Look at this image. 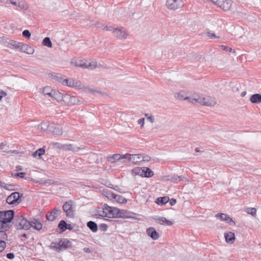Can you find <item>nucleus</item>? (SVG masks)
Segmentation results:
<instances>
[{"label":"nucleus","instance_id":"21","mask_svg":"<svg viewBox=\"0 0 261 261\" xmlns=\"http://www.w3.org/2000/svg\"><path fill=\"white\" fill-rule=\"evenodd\" d=\"M63 93L60 92L59 91L54 90L52 92L51 97L56 99L57 101H62L63 98Z\"/></svg>","mask_w":261,"mask_h":261},{"label":"nucleus","instance_id":"26","mask_svg":"<svg viewBox=\"0 0 261 261\" xmlns=\"http://www.w3.org/2000/svg\"><path fill=\"white\" fill-rule=\"evenodd\" d=\"M49 77L56 80L58 82L60 83H62V81L63 80V76L60 73H50L48 74Z\"/></svg>","mask_w":261,"mask_h":261},{"label":"nucleus","instance_id":"35","mask_svg":"<svg viewBox=\"0 0 261 261\" xmlns=\"http://www.w3.org/2000/svg\"><path fill=\"white\" fill-rule=\"evenodd\" d=\"M42 44L48 47H51L53 46L50 39L48 37H46L43 39L42 42Z\"/></svg>","mask_w":261,"mask_h":261},{"label":"nucleus","instance_id":"60","mask_svg":"<svg viewBox=\"0 0 261 261\" xmlns=\"http://www.w3.org/2000/svg\"><path fill=\"white\" fill-rule=\"evenodd\" d=\"M7 95L6 92L0 89V100L2 99L3 97H5Z\"/></svg>","mask_w":261,"mask_h":261},{"label":"nucleus","instance_id":"36","mask_svg":"<svg viewBox=\"0 0 261 261\" xmlns=\"http://www.w3.org/2000/svg\"><path fill=\"white\" fill-rule=\"evenodd\" d=\"M49 248L55 250L58 252H60L61 251V249L59 248V242H53L51 243L50 246H49Z\"/></svg>","mask_w":261,"mask_h":261},{"label":"nucleus","instance_id":"33","mask_svg":"<svg viewBox=\"0 0 261 261\" xmlns=\"http://www.w3.org/2000/svg\"><path fill=\"white\" fill-rule=\"evenodd\" d=\"M114 199L119 203H126L127 199L121 195L115 194Z\"/></svg>","mask_w":261,"mask_h":261},{"label":"nucleus","instance_id":"31","mask_svg":"<svg viewBox=\"0 0 261 261\" xmlns=\"http://www.w3.org/2000/svg\"><path fill=\"white\" fill-rule=\"evenodd\" d=\"M85 147L82 145L81 147H73L72 144L66 145L65 150H71L73 151H79L80 150L84 149Z\"/></svg>","mask_w":261,"mask_h":261},{"label":"nucleus","instance_id":"32","mask_svg":"<svg viewBox=\"0 0 261 261\" xmlns=\"http://www.w3.org/2000/svg\"><path fill=\"white\" fill-rule=\"evenodd\" d=\"M103 195L108 199L112 200L114 199L115 194L108 189L103 190Z\"/></svg>","mask_w":261,"mask_h":261},{"label":"nucleus","instance_id":"38","mask_svg":"<svg viewBox=\"0 0 261 261\" xmlns=\"http://www.w3.org/2000/svg\"><path fill=\"white\" fill-rule=\"evenodd\" d=\"M175 97L180 100H183L185 99H188L189 97H185L184 95V92L180 91L179 93H176L175 94Z\"/></svg>","mask_w":261,"mask_h":261},{"label":"nucleus","instance_id":"17","mask_svg":"<svg viewBox=\"0 0 261 261\" xmlns=\"http://www.w3.org/2000/svg\"><path fill=\"white\" fill-rule=\"evenodd\" d=\"M49 131L51 132L54 135H60L62 134V130L60 125L54 124L50 125Z\"/></svg>","mask_w":261,"mask_h":261},{"label":"nucleus","instance_id":"62","mask_svg":"<svg viewBox=\"0 0 261 261\" xmlns=\"http://www.w3.org/2000/svg\"><path fill=\"white\" fill-rule=\"evenodd\" d=\"M207 33H208V37H210L211 38H212L213 37L220 38V37L219 36H218V37L216 36L214 33L208 32Z\"/></svg>","mask_w":261,"mask_h":261},{"label":"nucleus","instance_id":"64","mask_svg":"<svg viewBox=\"0 0 261 261\" xmlns=\"http://www.w3.org/2000/svg\"><path fill=\"white\" fill-rule=\"evenodd\" d=\"M144 120H145L144 118H140L138 121V123L141 124L142 126L144 124Z\"/></svg>","mask_w":261,"mask_h":261},{"label":"nucleus","instance_id":"8","mask_svg":"<svg viewBox=\"0 0 261 261\" xmlns=\"http://www.w3.org/2000/svg\"><path fill=\"white\" fill-rule=\"evenodd\" d=\"M232 1L231 0H216L214 5L220 7L224 11L229 10L231 7Z\"/></svg>","mask_w":261,"mask_h":261},{"label":"nucleus","instance_id":"51","mask_svg":"<svg viewBox=\"0 0 261 261\" xmlns=\"http://www.w3.org/2000/svg\"><path fill=\"white\" fill-rule=\"evenodd\" d=\"M6 247V242L2 240H0V253L2 252Z\"/></svg>","mask_w":261,"mask_h":261},{"label":"nucleus","instance_id":"41","mask_svg":"<svg viewBox=\"0 0 261 261\" xmlns=\"http://www.w3.org/2000/svg\"><path fill=\"white\" fill-rule=\"evenodd\" d=\"M142 171H143V167L142 168L136 167V168H134L132 170V172L134 175H139L141 176Z\"/></svg>","mask_w":261,"mask_h":261},{"label":"nucleus","instance_id":"61","mask_svg":"<svg viewBox=\"0 0 261 261\" xmlns=\"http://www.w3.org/2000/svg\"><path fill=\"white\" fill-rule=\"evenodd\" d=\"M68 81H69V79H63V80L62 81V83L61 84L62 85H63L68 86Z\"/></svg>","mask_w":261,"mask_h":261},{"label":"nucleus","instance_id":"13","mask_svg":"<svg viewBox=\"0 0 261 261\" xmlns=\"http://www.w3.org/2000/svg\"><path fill=\"white\" fill-rule=\"evenodd\" d=\"M152 218L161 225L171 226L173 224L172 221L167 220L166 218L163 217L154 216L152 217Z\"/></svg>","mask_w":261,"mask_h":261},{"label":"nucleus","instance_id":"50","mask_svg":"<svg viewBox=\"0 0 261 261\" xmlns=\"http://www.w3.org/2000/svg\"><path fill=\"white\" fill-rule=\"evenodd\" d=\"M188 100L190 102H192L195 105L199 103V101H200L199 97L195 98H192V97H189V98Z\"/></svg>","mask_w":261,"mask_h":261},{"label":"nucleus","instance_id":"15","mask_svg":"<svg viewBox=\"0 0 261 261\" xmlns=\"http://www.w3.org/2000/svg\"><path fill=\"white\" fill-rule=\"evenodd\" d=\"M113 33L114 34V35L115 36H116L117 38L120 39H124L126 38L127 37V34L125 33V31L123 30V28H115V30H114Z\"/></svg>","mask_w":261,"mask_h":261},{"label":"nucleus","instance_id":"23","mask_svg":"<svg viewBox=\"0 0 261 261\" xmlns=\"http://www.w3.org/2000/svg\"><path fill=\"white\" fill-rule=\"evenodd\" d=\"M169 201V197L168 196L160 197L156 199L155 202L159 205H163Z\"/></svg>","mask_w":261,"mask_h":261},{"label":"nucleus","instance_id":"27","mask_svg":"<svg viewBox=\"0 0 261 261\" xmlns=\"http://www.w3.org/2000/svg\"><path fill=\"white\" fill-rule=\"evenodd\" d=\"M199 103L206 106H211L215 104L214 102L213 103L212 101H210L208 97H199Z\"/></svg>","mask_w":261,"mask_h":261},{"label":"nucleus","instance_id":"24","mask_svg":"<svg viewBox=\"0 0 261 261\" xmlns=\"http://www.w3.org/2000/svg\"><path fill=\"white\" fill-rule=\"evenodd\" d=\"M87 226L93 232H96L98 231L97 224L93 221H89L87 223Z\"/></svg>","mask_w":261,"mask_h":261},{"label":"nucleus","instance_id":"58","mask_svg":"<svg viewBox=\"0 0 261 261\" xmlns=\"http://www.w3.org/2000/svg\"><path fill=\"white\" fill-rule=\"evenodd\" d=\"M6 257L10 259H13L15 257V255L12 252L8 253L6 254Z\"/></svg>","mask_w":261,"mask_h":261},{"label":"nucleus","instance_id":"43","mask_svg":"<svg viewBox=\"0 0 261 261\" xmlns=\"http://www.w3.org/2000/svg\"><path fill=\"white\" fill-rule=\"evenodd\" d=\"M40 129L43 131L49 130L50 125L48 124L47 122H42L40 124Z\"/></svg>","mask_w":261,"mask_h":261},{"label":"nucleus","instance_id":"18","mask_svg":"<svg viewBox=\"0 0 261 261\" xmlns=\"http://www.w3.org/2000/svg\"><path fill=\"white\" fill-rule=\"evenodd\" d=\"M224 237L225 241L227 243L232 244L235 241V234L232 232L229 231L225 233Z\"/></svg>","mask_w":261,"mask_h":261},{"label":"nucleus","instance_id":"11","mask_svg":"<svg viewBox=\"0 0 261 261\" xmlns=\"http://www.w3.org/2000/svg\"><path fill=\"white\" fill-rule=\"evenodd\" d=\"M59 246L61 251L62 250H67L71 248L72 243L67 239L62 238L59 240Z\"/></svg>","mask_w":261,"mask_h":261},{"label":"nucleus","instance_id":"25","mask_svg":"<svg viewBox=\"0 0 261 261\" xmlns=\"http://www.w3.org/2000/svg\"><path fill=\"white\" fill-rule=\"evenodd\" d=\"M252 103H259L261 102V94L256 93L251 95L250 98Z\"/></svg>","mask_w":261,"mask_h":261},{"label":"nucleus","instance_id":"54","mask_svg":"<svg viewBox=\"0 0 261 261\" xmlns=\"http://www.w3.org/2000/svg\"><path fill=\"white\" fill-rule=\"evenodd\" d=\"M220 47L223 50H225V51H227V52H231L232 51V50L231 47H230L229 46H225V45H221Z\"/></svg>","mask_w":261,"mask_h":261},{"label":"nucleus","instance_id":"4","mask_svg":"<svg viewBox=\"0 0 261 261\" xmlns=\"http://www.w3.org/2000/svg\"><path fill=\"white\" fill-rule=\"evenodd\" d=\"M23 197V194L18 192H14L11 193L6 199L7 202L9 204H14L15 203H19Z\"/></svg>","mask_w":261,"mask_h":261},{"label":"nucleus","instance_id":"3","mask_svg":"<svg viewBox=\"0 0 261 261\" xmlns=\"http://www.w3.org/2000/svg\"><path fill=\"white\" fill-rule=\"evenodd\" d=\"M62 101L67 106L81 105L83 101L79 99V97L71 95L68 94H64Z\"/></svg>","mask_w":261,"mask_h":261},{"label":"nucleus","instance_id":"7","mask_svg":"<svg viewBox=\"0 0 261 261\" xmlns=\"http://www.w3.org/2000/svg\"><path fill=\"white\" fill-rule=\"evenodd\" d=\"M102 215L108 218H114L115 210L117 207L110 206L107 204H104L102 206Z\"/></svg>","mask_w":261,"mask_h":261},{"label":"nucleus","instance_id":"10","mask_svg":"<svg viewBox=\"0 0 261 261\" xmlns=\"http://www.w3.org/2000/svg\"><path fill=\"white\" fill-rule=\"evenodd\" d=\"M216 217L222 221H225L230 225H235L236 222L227 214L224 213H218Z\"/></svg>","mask_w":261,"mask_h":261},{"label":"nucleus","instance_id":"40","mask_svg":"<svg viewBox=\"0 0 261 261\" xmlns=\"http://www.w3.org/2000/svg\"><path fill=\"white\" fill-rule=\"evenodd\" d=\"M54 90L51 89V87H45L43 90V93L44 95H48L49 96L51 97L52 92H53Z\"/></svg>","mask_w":261,"mask_h":261},{"label":"nucleus","instance_id":"22","mask_svg":"<svg viewBox=\"0 0 261 261\" xmlns=\"http://www.w3.org/2000/svg\"><path fill=\"white\" fill-rule=\"evenodd\" d=\"M68 86L71 88H80L81 87V82L80 81L69 79Z\"/></svg>","mask_w":261,"mask_h":261},{"label":"nucleus","instance_id":"2","mask_svg":"<svg viewBox=\"0 0 261 261\" xmlns=\"http://www.w3.org/2000/svg\"><path fill=\"white\" fill-rule=\"evenodd\" d=\"M12 224L14 225L15 228L17 230L24 229L28 230L32 226V222L28 221L22 215L20 214L15 215Z\"/></svg>","mask_w":261,"mask_h":261},{"label":"nucleus","instance_id":"53","mask_svg":"<svg viewBox=\"0 0 261 261\" xmlns=\"http://www.w3.org/2000/svg\"><path fill=\"white\" fill-rule=\"evenodd\" d=\"M26 174V173L24 172H18L14 174V176L15 177H18L21 178H25V175Z\"/></svg>","mask_w":261,"mask_h":261},{"label":"nucleus","instance_id":"30","mask_svg":"<svg viewBox=\"0 0 261 261\" xmlns=\"http://www.w3.org/2000/svg\"><path fill=\"white\" fill-rule=\"evenodd\" d=\"M124 216L123 218H133L135 219H139L137 216L138 215L136 213L124 210Z\"/></svg>","mask_w":261,"mask_h":261},{"label":"nucleus","instance_id":"45","mask_svg":"<svg viewBox=\"0 0 261 261\" xmlns=\"http://www.w3.org/2000/svg\"><path fill=\"white\" fill-rule=\"evenodd\" d=\"M56 184H57V181H55L54 180L50 179H46L44 180H43L42 185H56Z\"/></svg>","mask_w":261,"mask_h":261},{"label":"nucleus","instance_id":"48","mask_svg":"<svg viewBox=\"0 0 261 261\" xmlns=\"http://www.w3.org/2000/svg\"><path fill=\"white\" fill-rule=\"evenodd\" d=\"M22 36L28 39L30 38L31 34L30 32L28 30H24L22 33Z\"/></svg>","mask_w":261,"mask_h":261},{"label":"nucleus","instance_id":"42","mask_svg":"<svg viewBox=\"0 0 261 261\" xmlns=\"http://www.w3.org/2000/svg\"><path fill=\"white\" fill-rule=\"evenodd\" d=\"M109 188L112 189L116 191H117L120 193H124L125 192L122 191L118 186H114L111 184L109 185V186H108Z\"/></svg>","mask_w":261,"mask_h":261},{"label":"nucleus","instance_id":"1","mask_svg":"<svg viewBox=\"0 0 261 261\" xmlns=\"http://www.w3.org/2000/svg\"><path fill=\"white\" fill-rule=\"evenodd\" d=\"M15 216L13 210L0 211V232H4L2 237L3 239L7 238L8 236L5 232L12 227Z\"/></svg>","mask_w":261,"mask_h":261},{"label":"nucleus","instance_id":"6","mask_svg":"<svg viewBox=\"0 0 261 261\" xmlns=\"http://www.w3.org/2000/svg\"><path fill=\"white\" fill-rule=\"evenodd\" d=\"M184 5L182 0H167L166 2L167 7L172 10L181 8Z\"/></svg>","mask_w":261,"mask_h":261},{"label":"nucleus","instance_id":"5","mask_svg":"<svg viewBox=\"0 0 261 261\" xmlns=\"http://www.w3.org/2000/svg\"><path fill=\"white\" fill-rule=\"evenodd\" d=\"M73 201L69 200L64 203L63 205V210L66 213V215L68 217L73 218L74 216V211L73 210Z\"/></svg>","mask_w":261,"mask_h":261},{"label":"nucleus","instance_id":"14","mask_svg":"<svg viewBox=\"0 0 261 261\" xmlns=\"http://www.w3.org/2000/svg\"><path fill=\"white\" fill-rule=\"evenodd\" d=\"M146 233L153 240H156L160 238L159 233L152 227H149L146 229Z\"/></svg>","mask_w":261,"mask_h":261},{"label":"nucleus","instance_id":"39","mask_svg":"<svg viewBox=\"0 0 261 261\" xmlns=\"http://www.w3.org/2000/svg\"><path fill=\"white\" fill-rule=\"evenodd\" d=\"M116 212L115 213L114 218H123L124 216V210H120L118 208H116L115 210Z\"/></svg>","mask_w":261,"mask_h":261},{"label":"nucleus","instance_id":"52","mask_svg":"<svg viewBox=\"0 0 261 261\" xmlns=\"http://www.w3.org/2000/svg\"><path fill=\"white\" fill-rule=\"evenodd\" d=\"M99 229L102 231H106L108 229V225L105 223H101L99 225Z\"/></svg>","mask_w":261,"mask_h":261},{"label":"nucleus","instance_id":"9","mask_svg":"<svg viewBox=\"0 0 261 261\" xmlns=\"http://www.w3.org/2000/svg\"><path fill=\"white\" fill-rule=\"evenodd\" d=\"M61 213V210L56 207L51 211L48 212L46 214V218L49 221H54Z\"/></svg>","mask_w":261,"mask_h":261},{"label":"nucleus","instance_id":"57","mask_svg":"<svg viewBox=\"0 0 261 261\" xmlns=\"http://www.w3.org/2000/svg\"><path fill=\"white\" fill-rule=\"evenodd\" d=\"M55 145H57V147L59 149H63V150H65V148H66V144H60L59 143H56L55 144Z\"/></svg>","mask_w":261,"mask_h":261},{"label":"nucleus","instance_id":"37","mask_svg":"<svg viewBox=\"0 0 261 261\" xmlns=\"http://www.w3.org/2000/svg\"><path fill=\"white\" fill-rule=\"evenodd\" d=\"M183 178V176L174 175L172 176L170 179H166V180H169L173 182L176 183L178 181L182 180Z\"/></svg>","mask_w":261,"mask_h":261},{"label":"nucleus","instance_id":"12","mask_svg":"<svg viewBox=\"0 0 261 261\" xmlns=\"http://www.w3.org/2000/svg\"><path fill=\"white\" fill-rule=\"evenodd\" d=\"M58 227L60 230V233L65 232L67 229L72 230L73 227L70 224H68L64 220H61L58 225Z\"/></svg>","mask_w":261,"mask_h":261},{"label":"nucleus","instance_id":"46","mask_svg":"<svg viewBox=\"0 0 261 261\" xmlns=\"http://www.w3.org/2000/svg\"><path fill=\"white\" fill-rule=\"evenodd\" d=\"M97 27L99 28L100 26H97ZM100 27L102 28V30L104 31H112L113 32L114 30H115V28H113L112 26H107V25H104V24H102Z\"/></svg>","mask_w":261,"mask_h":261},{"label":"nucleus","instance_id":"34","mask_svg":"<svg viewBox=\"0 0 261 261\" xmlns=\"http://www.w3.org/2000/svg\"><path fill=\"white\" fill-rule=\"evenodd\" d=\"M108 160L112 163L120 161V154H114L108 157Z\"/></svg>","mask_w":261,"mask_h":261},{"label":"nucleus","instance_id":"47","mask_svg":"<svg viewBox=\"0 0 261 261\" xmlns=\"http://www.w3.org/2000/svg\"><path fill=\"white\" fill-rule=\"evenodd\" d=\"M36 151L38 153V156L39 157V158H41V156L42 155L44 154V153L45 152V150L44 147L39 148Z\"/></svg>","mask_w":261,"mask_h":261},{"label":"nucleus","instance_id":"63","mask_svg":"<svg viewBox=\"0 0 261 261\" xmlns=\"http://www.w3.org/2000/svg\"><path fill=\"white\" fill-rule=\"evenodd\" d=\"M31 180H32L35 183L39 184L40 185H42L43 183V180H38L31 178Z\"/></svg>","mask_w":261,"mask_h":261},{"label":"nucleus","instance_id":"19","mask_svg":"<svg viewBox=\"0 0 261 261\" xmlns=\"http://www.w3.org/2000/svg\"><path fill=\"white\" fill-rule=\"evenodd\" d=\"M142 154H130L129 158V161L132 162L134 164H138L141 162Z\"/></svg>","mask_w":261,"mask_h":261},{"label":"nucleus","instance_id":"59","mask_svg":"<svg viewBox=\"0 0 261 261\" xmlns=\"http://www.w3.org/2000/svg\"><path fill=\"white\" fill-rule=\"evenodd\" d=\"M169 203L171 206H173L176 203V199L174 198H172L169 199Z\"/></svg>","mask_w":261,"mask_h":261},{"label":"nucleus","instance_id":"28","mask_svg":"<svg viewBox=\"0 0 261 261\" xmlns=\"http://www.w3.org/2000/svg\"><path fill=\"white\" fill-rule=\"evenodd\" d=\"M30 222H32V226L35 229L37 230H40L42 228V224L40 221L36 219H34V220H32Z\"/></svg>","mask_w":261,"mask_h":261},{"label":"nucleus","instance_id":"16","mask_svg":"<svg viewBox=\"0 0 261 261\" xmlns=\"http://www.w3.org/2000/svg\"><path fill=\"white\" fill-rule=\"evenodd\" d=\"M20 51L27 54H33L34 52V49L29 45L22 43Z\"/></svg>","mask_w":261,"mask_h":261},{"label":"nucleus","instance_id":"56","mask_svg":"<svg viewBox=\"0 0 261 261\" xmlns=\"http://www.w3.org/2000/svg\"><path fill=\"white\" fill-rule=\"evenodd\" d=\"M130 156V154L126 153L125 154H120V160L127 159L129 161V158Z\"/></svg>","mask_w":261,"mask_h":261},{"label":"nucleus","instance_id":"44","mask_svg":"<svg viewBox=\"0 0 261 261\" xmlns=\"http://www.w3.org/2000/svg\"><path fill=\"white\" fill-rule=\"evenodd\" d=\"M246 212L248 214L254 216L256 215V209L254 207H248L247 208Z\"/></svg>","mask_w":261,"mask_h":261},{"label":"nucleus","instance_id":"55","mask_svg":"<svg viewBox=\"0 0 261 261\" xmlns=\"http://www.w3.org/2000/svg\"><path fill=\"white\" fill-rule=\"evenodd\" d=\"M141 161L149 162L150 160V157L148 155L142 154Z\"/></svg>","mask_w":261,"mask_h":261},{"label":"nucleus","instance_id":"20","mask_svg":"<svg viewBox=\"0 0 261 261\" xmlns=\"http://www.w3.org/2000/svg\"><path fill=\"white\" fill-rule=\"evenodd\" d=\"M143 171H142L141 174L142 177L149 178L153 176L154 175L153 172L148 167H143Z\"/></svg>","mask_w":261,"mask_h":261},{"label":"nucleus","instance_id":"49","mask_svg":"<svg viewBox=\"0 0 261 261\" xmlns=\"http://www.w3.org/2000/svg\"><path fill=\"white\" fill-rule=\"evenodd\" d=\"M15 185L9 184V185H6L5 184V185L4 186V189L9 191H13L15 190L14 188Z\"/></svg>","mask_w":261,"mask_h":261},{"label":"nucleus","instance_id":"29","mask_svg":"<svg viewBox=\"0 0 261 261\" xmlns=\"http://www.w3.org/2000/svg\"><path fill=\"white\" fill-rule=\"evenodd\" d=\"M21 44V42H18L16 41L11 40L9 42L8 46L11 48L20 49Z\"/></svg>","mask_w":261,"mask_h":261}]
</instances>
